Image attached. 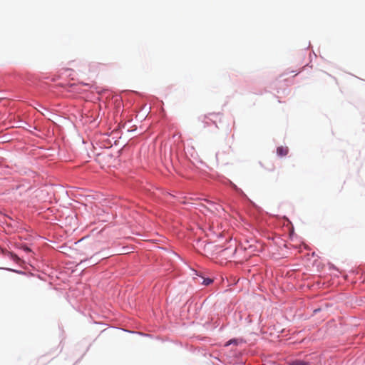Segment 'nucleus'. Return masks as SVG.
<instances>
[{
  "mask_svg": "<svg viewBox=\"0 0 365 365\" xmlns=\"http://www.w3.org/2000/svg\"><path fill=\"white\" fill-rule=\"evenodd\" d=\"M289 149L287 147L279 146L277 148V154L279 156H285L288 154Z\"/></svg>",
  "mask_w": 365,
  "mask_h": 365,
  "instance_id": "1",
  "label": "nucleus"
},
{
  "mask_svg": "<svg viewBox=\"0 0 365 365\" xmlns=\"http://www.w3.org/2000/svg\"><path fill=\"white\" fill-rule=\"evenodd\" d=\"M201 279H202V284L205 285V286H207V285L210 284L212 282V279H210V278L201 277Z\"/></svg>",
  "mask_w": 365,
  "mask_h": 365,
  "instance_id": "2",
  "label": "nucleus"
},
{
  "mask_svg": "<svg viewBox=\"0 0 365 365\" xmlns=\"http://www.w3.org/2000/svg\"><path fill=\"white\" fill-rule=\"evenodd\" d=\"M8 254L10 256L11 259L15 261L16 262H18L19 261L20 259L16 255L11 252H9Z\"/></svg>",
  "mask_w": 365,
  "mask_h": 365,
  "instance_id": "3",
  "label": "nucleus"
},
{
  "mask_svg": "<svg viewBox=\"0 0 365 365\" xmlns=\"http://www.w3.org/2000/svg\"><path fill=\"white\" fill-rule=\"evenodd\" d=\"M292 365H310V364L309 363L304 362L303 361H297L293 362Z\"/></svg>",
  "mask_w": 365,
  "mask_h": 365,
  "instance_id": "4",
  "label": "nucleus"
},
{
  "mask_svg": "<svg viewBox=\"0 0 365 365\" xmlns=\"http://www.w3.org/2000/svg\"><path fill=\"white\" fill-rule=\"evenodd\" d=\"M24 250H25L26 252H30L31 250L30 248H29L28 247H24Z\"/></svg>",
  "mask_w": 365,
  "mask_h": 365,
  "instance_id": "5",
  "label": "nucleus"
}]
</instances>
